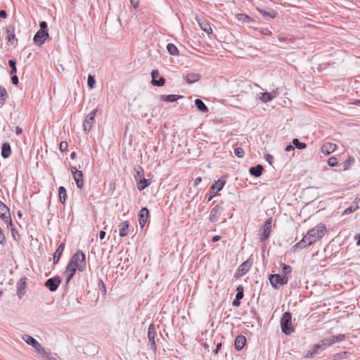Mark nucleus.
<instances>
[{
	"label": "nucleus",
	"instance_id": "27",
	"mask_svg": "<svg viewBox=\"0 0 360 360\" xmlns=\"http://www.w3.org/2000/svg\"><path fill=\"white\" fill-rule=\"evenodd\" d=\"M263 169V167L261 165H257L255 167H251L249 172L251 175L258 177L262 175Z\"/></svg>",
	"mask_w": 360,
	"mask_h": 360
},
{
	"label": "nucleus",
	"instance_id": "56",
	"mask_svg": "<svg viewBox=\"0 0 360 360\" xmlns=\"http://www.w3.org/2000/svg\"><path fill=\"white\" fill-rule=\"evenodd\" d=\"M261 32L264 35H270L271 34V32L267 28L262 29Z\"/></svg>",
	"mask_w": 360,
	"mask_h": 360
},
{
	"label": "nucleus",
	"instance_id": "61",
	"mask_svg": "<svg viewBox=\"0 0 360 360\" xmlns=\"http://www.w3.org/2000/svg\"><path fill=\"white\" fill-rule=\"evenodd\" d=\"M285 150L287 152L294 150V146H292L291 145H288L285 147Z\"/></svg>",
	"mask_w": 360,
	"mask_h": 360
},
{
	"label": "nucleus",
	"instance_id": "31",
	"mask_svg": "<svg viewBox=\"0 0 360 360\" xmlns=\"http://www.w3.org/2000/svg\"><path fill=\"white\" fill-rule=\"evenodd\" d=\"M257 11L262 14L264 16H268L270 18H274L276 16V12L272 9H270L269 11H266L264 10L263 8H257Z\"/></svg>",
	"mask_w": 360,
	"mask_h": 360
},
{
	"label": "nucleus",
	"instance_id": "25",
	"mask_svg": "<svg viewBox=\"0 0 360 360\" xmlns=\"http://www.w3.org/2000/svg\"><path fill=\"white\" fill-rule=\"evenodd\" d=\"M1 155L4 158H8L11 155V148L9 143H4L1 146Z\"/></svg>",
	"mask_w": 360,
	"mask_h": 360
},
{
	"label": "nucleus",
	"instance_id": "54",
	"mask_svg": "<svg viewBox=\"0 0 360 360\" xmlns=\"http://www.w3.org/2000/svg\"><path fill=\"white\" fill-rule=\"evenodd\" d=\"M11 75V82L13 84H18V82H19V80H18V76L15 75Z\"/></svg>",
	"mask_w": 360,
	"mask_h": 360
},
{
	"label": "nucleus",
	"instance_id": "36",
	"mask_svg": "<svg viewBox=\"0 0 360 360\" xmlns=\"http://www.w3.org/2000/svg\"><path fill=\"white\" fill-rule=\"evenodd\" d=\"M355 159L352 156H349L348 159L343 163V170H348L350 167L354 163Z\"/></svg>",
	"mask_w": 360,
	"mask_h": 360
},
{
	"label": "nucleus",
	"instance_id": "10",
	"mask_svg": "<svg viewBox=\"0 0 360 360\" xmlns=\"http://www.w3.org/2000/svg\"><path fill=\"white\" fill-rule=\"evenodd\" d=\"M252 266V262L250 260H246L243 262L238 268L236 270L234 277L236 278H239L244 276L250 269Z\"/></svg>",
	"mask_w": 360,
	"mask_h": 360
},
{
	"label": "nucleus",
	"instance_id": "26",
	"mask_svg": "<svg viewBox=\"0 0 360 360\" xmlns=\"http://www.w3.org/2000/svg\"><path fill=\"white\" fill-rule=\"evenodd\" d=\"M64 243H62L59 245L58 248L53 254V264H57L59 262L61 255L64 250Z\"/></svg>",
	"mask_w": 360,
	"mask_h": 360
},
{
	"label": "nucleus",
	"instance_id": "21",
	"mask_svg": "<svg viewBox=\"0 0 360 360\" xmlns=\"http://www.w3.org/2000/svg\"><path fill=\"white\" fill-rule=\"evenodd\" d=\"M129 221H124L118 225L119 235L120 237H125L129 234Z\"/></svg>",
	"mask_w": 360,
	"mask_h": 360
},
{
	"label": "nucleus",
	"instance_id": "47",
	"mask_svg": "<svg viewBox=\"0 0 360 360\" xmlns=\"http://www.w3.org/2000/svg\"><path fill=\"white\" fill-rule=\"evenodd\" d=\"M11 231L13 239L16 241H19L20 240V235L18 233V231L16 230V229L14 228L13 226H11Z\"/></svg>",
	"mask_w": 360,
	"mask_h": 360
},
{
	"label": "nucleus",
	"instance_id": "28",
	"mask_svg": "<svg viewBox=\"0 0 360 360\" xmlns=\"http://www.w3.org/2000/svg\"><path fill=\"white\" fill-rule=\"evenodd\" d=\"M195 105L196 108L202 112H207L209 111L208 108L203 103V101L199 98L195 100Z\"/></svg>",
	"mask_w": 360,
	"mask_h": 360
},
{
	"label": "nucleus",
	"instance_id": "44",
	"mask_svg": "<svg viewBox=\"0 0 360 360\" xmlns=\"http://www.w3.org/2000/svg\"><path fill=\"white\" fill-rule=\"evenodd\" d=\"M281 268H282L283 273L284 274L283 276H288V275H289L292 271V267L285 264H282Z\"/></svg>",
	"mask_w": 360,
	"mask_h": 360
},
{
	"label": "nucleus",
	"instance_id": "18",
	"mask_svg": "<svg viewBox=\"0 0 360 360\" xmlns=\"http://www.w3.org/2000/svg\"><path fill=\"white\" fill-rule=\"evenodd\" d=\"M6 39L8 42L11 44H14V42H17L18 39L15 38V27L13 25H9L6 27Z\"/></svg>",
	"mask_w": 360,
	"mask_h": 360
},
{
	"label": "nucleus",
	"instance_id": "1",
	"mask_svg": "<svg viewBox=\"0 0 360 360\" xmlns=\"http://www.w3.org/2000/svg\"><path fill=\"white\" fill-rule=\"evenodd\" d=\"M326 228L324 224H319L316 227L310 229L303 238L293 245L292 249H302L316 243L326 233Z\"/></svg>",
	"mask_w": 360,
	"mask_h": 360
},
{
	"label": "nucleus",
	"instance_id": "30",
	"mask_svg": "<svg viewBox=\"0 0 360 360\" xmlns=\"http://www.w3.org/2000/svg\"><path fill=\"white\" fill-rule=\"evenodd\" d=\"M58 196L60 202L65 204L67 199L66 189L63 186H60L58 188Z\"/></svg>",
	"mask_w": 360,
	"mask_h": 360
},
{
	"label": "nucleus",
	"instance_id": "57",
	"mask_svg": "<svg viewBox=\"0 0 360 360\" xmlns=\"http://www.w3.org/2000/svg\"><path fill=\"white\" fill-rule=\"evenodd\" d=\"M7 17V13L4 10L0 11V18H6Z\"/></svg>",
	"mask_w": 360,
	"mask_h": 360
},
{
	"label": "nucleus",
	"instance_id": "45",
	"mask_svg": "<svg viewBox=\"0 0 360 360\" xmlns=\"http://www.w3.org/2000/svg\"><path fill=\"white\" fill-rule=\"evenodd\" d=\"M87 84H88V86L91 89H94L95 87V86H96V79L94 78V76H93L91 75H89L88 79H87Z\"/></svg>",
	"mask_w": 360,
	"mask_h": 360
},
{
	"label": "nucleus",
	"instance_id": "8",
	"mask_svg": "<svg viewBox=\"0 0 360 360\" xmlns=\"http://www.w3.org/2000/svg\"><path fill=\"white\" fill-rule=\"evenodd\" d=\"M225 183V180L219 179L212 185L210 188V194L207 200V202H210L216 195V194L223 188Z\"/></svg>",
	"mask_w": 360,
	"mask_h": 360
},
{
	"label": "nucleus",
	"instance_id": "37",
	"mask_svg": "<svg viewBox=\"0 0 360 360\" xmlns=\"http://www.w3.org/2000/svg\"><path fill=\"white\" fill-rule=\"evenodd\" d=\"M37 352L41 355L43 357L46 358L47 360H56L52 354L49 351L46 350L44 347L42 352L37 351Z\"/></svg>",
	"mask_w": 360,
	"mask_h": 360
},
{
	"label": "nucleus",
	"instance_id": "29",
	"mask_svg": "<svg viewBox=\"0 0 360 360\" xmlns=\"http://www.w3.org/2000/svg\"><path fill=\"white\" fill-rule=\"evenodd\" d=\"M150 184V181L149 179L144 178H142L139 182H137V188L139 191H143L144 190L147 186H148Z\"/></svg>",
	"mask_w": 360,
	"mask_h": 360
},
{
	"label": "nucleus",
	"instance_id": "24",
	"mask_svg": "<svg viewBox=\"0 0 360 360\" xmlns=\"http://www.w3.org/2000/svg\"><path fill=\"white\" fill-rule=\"evenodd\" d=\"M77 269V267H75L72 263L68 262V266L66 267L65 273L67 274V283L70 282V281L72 278L75 272Z\"/></svg>",
	"mask_w": 360,
	"mask_h": 360
},
{
	"label": "nucleus",
	"instance_id": "55",
	"mask_svg": "<svg viewBox=\"0 0 360 360\" xmlns=\"http://www.w3.org/2000/svg\"><path fill=\"white\" fill-rule=\"evenodd\" d=\"M40 30H47V23L45 21H41L39 23Z\"/></svg>",
	"mask_w": 360,
	"mask_h": 360
},
{
	"label": "nucleus",
	"instance_id": "12",
	"mask_svg": "<svg viewBox=\"0 0 360 360\" xmlns=\"http://www.w3.org/2000/svg\"><path fill=\"white\" fill-rule=\"evenodd\" d=\"M22 339L27 344L32 346L34 348L36 352L37 351H41V352L43 351V347L32 336L27 335V334H24L22 336Z\"/></svg>",
	"mask_w": 360,
	"mask_h": 360
},
{
	"label": "nucleus",
	"instance_id": "7",
	"mask_svg": "<svg viewBox=\"0 0 360 360\" xmlns=\"http://www.w3.org/2000/svg\"><path fill=\"white\" fill-rule=\"evenodd\" d=\"M96 112L97 110L94 109L91 111L84 118L83 122V129L86 134H88L91 131Z\"/></svg>",
	"mask_w": 360,
	"mask_h": 360
},
{
	"label": "nucleus",
	"instance_id": "33",
	"mask_svg": "<svg viewBox=\"0 0 360 360\" xmlns=\"http://www.w3.org/2000/svg\"><path fill=\"white\" fill-rule=\"evenodd\" d=\"M7 98L8 94L6 89L0 86V107L3 106Z\"/></svg>",
	"mask_w": 360,
	"mask_h": 360
},
{
	"label": "nucleus",
	"instance_id": "9",
	"mask_svg": "<svg viewBox=\"0 0 360 360\" xmlns=\"http://www.w3.org/2000/svg\"><path fill=\"white\" fill-rule=\"evenodd\" d=\"M272 217L269 218L262 227V233L260 235L259 240L264 242L268 239L271 231Z\"/></svg>",
	"mask_w": 360,
	"mask_h": 360
},
{
	"label": "nucleus",
	"instance_id": "34",
	"mask_svg": "<svg viewBox=\"0 0 360 360\" xmlns=\"http://www.w3.org/2000/svg\"><path fill=\"white\" fill-rule=\"evenodd\" d=\"M167 49L168 52L172 56H178L179 55V50H178L177 47L172 43H169L167 45Z\"/></svg>",
	"mask_w": 360,
	"mask_h": 360
},
{
	"label": "nucleus",
	"instance_id": "5",
	"mask_svg": "<svg viewBox=\"0 0 360 360\" xmlns=\"http://www.w3.org/2000/svg\"><path fill=\"white\" fill-rule=\"evenodd\" d=\"M269 279L274 289H278L280 286L285 285L288 282V276H281L280 274H271Z\"/></svg>",
	"mask_w": 360,
	"mask_h": 360
},
{
	"label": "nucleus",
	"instance_id": "41",
	"mask_svg": "<svg viewBox=\"0 0 360 360\" xmlns=\"http://www.w3.org/2000/svg\"><path fill=\"white\" fill-rule=\"evenodd\" d=\"M8 65L11 68V72L10 75H15L17 72V68H16V61L14 59H11L8 60Z\"/></svg>",
	"mask_w": 360,
	"mask_h": 360
},
{
	"label": "nucleus",
	"instance_id": "43",
	"mask_svg": "<svg viewBox=\"0 0 360 360\" xmlns=\"http://www.w3.org/2000/svg\"><path fill=\"white\" fill-rule=\"evenodd\" d=\"M292 144L298 149H304L307 147V144L303 142H300L297 139H292Z\"/></svg>",
	"mask_w": 360,
	"mask_h": 360
},
{
	"label": "nucleus",
	"instance_id": "2",
	"mask_svg": "<svg viewBox=\"0 0 360 360\" xmlns=\"http://www.w3.org/2000/svg\"><path fill=\"white\" fill-rule=\"evenodd\" d=\"M281 328L285 335H290L294 331V328L292 326V315L290 312L286 311L283 314L281 319Z\"/></svg>",
	"mask_w": 360,
	"mask_h": 360
},
{
	"label": "nucleus",
	"instance_id": "52",
	"mask_svg": "<svg viewBox=\"0 0 360 360\" xmlns=\"http://www.w3.org/2000/svg\"><path fill=\"white\" fill-rule=\"evenodd\" d=\"M6 237L3 233L1 228L0 227V244L4 245L6 243Z\"/></svg>",
	"mask_w": 360,
	"mask_h": 360
},
{
	"label": "nucleus",
	"instance_id": "60",
	"mask_svg": "<svg viewBox=\"0 0 360 360\" xmlns=\"http://www.w3.org/2000/svg\"><path fill=\"white\" fill-rule=\"evenodd\" d=\"M22 128L18 127V126H17L16 128H15V134L17 135H20V134H22Z\"/></svg>",
	"mask_w": 360,
	"mask_h": 360
},
{
	"label": "nucleus",
	"instance_id": "19",
	"mask_svg": "<svg viewBox=\"0 0 360 360\" xmlns=\"http://www.w3.org/2000/svg\"><path fill=\"white\" fill-rule=\"evenodd\" d=\"M336 144L330 142H327L321 146V152L325 155H330L336 150Z\"/></svg>",
	"mask_w": 360,
	"mask_h": 360
},
{
	"label": "nucleus",
	"instance_id": "38",
	"mask_svg": "<svg viewBox=\"0 0 360 360\" xmlns=\"http://www.w3.org/2000/svg\"><path fill=\"white\" fill-rule=\"evenodd\" d=\"M136 170V174L134 175V179L137 182H139L141 179H142V178H144V176H143V169H142V167H139L137 169H135Z\"/></svg>",
	"mask_w": 360,
	"mask_h": 360
},
{
	"label": "nucleus",
	"instance_id": "48",
	"mask_svg": "<svg viewBox=\"0 0 360 360\" xmlns=\"http://www.w3.org/2000/svg\"><path fill=\"white\" fill-rule=\"evenodd\" d=\"M324 349V347H323V346L321 345V344H316L313 347V351H312V353L311 354H319L321 351L323 350Z\"/></svg>",
	"mask_w": 360,
	"mask_h": 360
},
{
	"label": "nucleus",
	"instance_id": "64",
	"mask_svg": "<svg viewBox=\"0 0 360 360\" xmlns=\"http://www.w3.org/2000/svg\"><path fill=\"white\" fill-rule=\"evenodd\" d=\"M221 237L219 236H214L212 239V241L213 243H215V242H217L220 240Z\"/></svg>",
	"mask_w": 360,
	"mask_h": 360
},
{
	"label": "nucleus",
	"instance_id": "13",
	"mask_svg": "<svg viewBox=\"0 0 360 360\" xmlns=\"http://www.w3.org/2000/svg\"><path fill=\"white\" fill-rule=\"evenodd\" d=\"M60 283L61 278H60V276H57L54 278H51L48 279L45 282V286L48 288L50 291L54 292L58 289Z\"/></svg>",
	"mask_w": 360,
	"mask_h": 360
},
{
	"label": "nucleus",
	"instance_id": "42",
	"mask_svg": "<svg viewBox=\"0 0 360 360\" xmlns=\"http://www.w3.org/2000/svg\"><path fill=\"white\" fill-rule=\"evenodd\" d=\"M236 291H237V293L236 295V298L238 300H242L243 296H244V293H243L244 288H243V285H238L237 287V288H236Z\"/></svg>",
	"mask_w": 360,
	"mask_h": 360
},
{
	"label": "nucleus",
	"instance_id": "63",
	"mask_svg": "<svg viewBox=\"0 0 360 360\" xmlns=\"http://www.w3.org/2000/svg\"><path fill=\"white\" fill-rule=\"evenodd\" d=\"M105 236V232L104 231H101L99 232V238H100V239L101 240L104 239Z\"/></svg>",
	"mask_w": 360,
	"mask_h": 360
},
{
	"label": "nucleus",
	"instance_id": "50",
	"mask_svg": "<svg viewBox=\"0 0 360 360\" xmlns=\"http://www.w3.org/2000/svg\"><path fill=\"white\" fill-rule=\"evenodd\" d=\"M68 146V142L66 141H61L59 146L60 150L61 152H63L67 150Z\"/></svg>",
	"mask_w": 360,
	"mask_h": 360
},
{
	"label": "nucleus",
	"instance_id": "17",
	"mask_svg": "<svg viewBox=\"0 0 360 360\" xmlns=\"http://www.w3.org/2000/svg\"><path fill=\"white\" fill-rule=\"evenodd\" d=\"M149 211L148 208L143 207L139 213V223L141 229H143L148 218Z\"/></svg>",
	"mask_w": 360,
	"mask_h": 360
},
{
	"label": "nucleus",
	"instance_id": "14",
	"mask_svg": "<svg viewBox=\"0 0 360 360\" xmlns=\"http://www.w3.org/2000/svg\"><path fill=\"white\" fill-rule=\"evenodd\" d=\"M48 37V30H39L34 36L33 40L37 46H41L44 43Z\"/></svg>",
	"mask_w": 360,
	"mask_h": 360
},
{
	"label": "nucleus",
	"instance_id": "51",
	"mask_svg": "<svg viewBox=\"0 0 360 360\" xmlns=\"http://www.w3.org/2000/svg\"><path fill=\"white\" fill-rule=\"evenodd\" d=\"M321 344L323 347H328L333 345L330 339H323L321 340Z\"/></svg>",
	"mask_w": 360,
	"mask_h": 360
},
{
	"label": "nucleus",
	"instance_id": "59",
	"mask_svg": "<svg viewBox=\"0 0 360 360\" xmlns=\"http://www.w3.org/2000/svg\"><path fill=\"white\" fill-rule=\"evenodd\" d=\"M202 181L201 177H197L194 180V186H198Z\"/></svg>",
	"mask_w": 360,
	"mask_h": 360
},
{
	"label": "nucleus",
	"instance_id": "32",
	"mask_svg": "<svg viewBox=\"0 0 360 360\" xmlns=\"http://www.w3.org/2000/svg\"><path fill=\"white\" fill-rule=\"evenodd\" d=\"M182 98L181 96H179V95H174V94H170V95H167V96H162V99L164 101H166V102H174V101H176L178 99Z\"/></svg>",
	"mask_w": 360,
	"mask_h": 360
},
{
	"label": "nucleus",
	"instance_id": "22",
	"mask_svg": "<svg viewBox=\"0 0 360 360\" xmlns=\"http://www.w3.org/2000/svg\"><path fill=\"white\" fill-rule=\"evenodd\" d=\"M246 343V338L243 335H238L235 339L234 346L238 351H240Z\"/></svg>",
	"mask_w": 360,
	"mask_h": 360
},
{
	"label": "nucleus",
	"instance_id": "16",
	"mask_svg": "<svg viewBox=\"0 0 360 360\" xmlns=\"http://www.w3.org/2000/svg\"><path fill=\"white\" fill-rule=\"evenodd\" d=\"M151 77V83L153 86H162L165 84V79L162 77H160L159 80H157V78L159 77V72L158 70H152Z\"/></svg>",
	"mask_w": 360,
	"mask_h": 360
},
{
	"label": "nucleus",
	"instance_id": "6",
	"mask_svg": "<svg viewBox=\"0 0 360 360\" xmlns=\"http://www.w3.org/2000/svg\"><path fill=\"white\" fill-rule=\"evenodd\" d=\"M0 218L3 221L13 226L9 208L0 200Z\"/></svg>",
	"mask_w": 360,
	"mask_h": 360
},
{
	"label": "nucleus",
	"instance_id": "40",
	"mask_svg": "<svg viewBox=\"0 0 360 360\" xmlns=\"http://www.w3.org/2000/svg\"><path fill=\"white\" fill-rule=\"evenodd\" d=\"M345 338V335L344 334H339L338 335H334L330 338V340L332 342V344H335L336 342H340L344 340Z\"/></svg>",
	"mask_w": 360,
	"mask_h": 360
},
{
	"label": "nucleus",
	"instance_id": "20",
	"mask_svg": "<svg viewBox=\"0 0 360 360\" xmlns=\"http://www.w3.org/2000/svg\"><path fill=\"white\" fill-rule=\"evenodd\" d=\"M26 278H21L17 283V295L20 299L25 294V289L26 288Z\"/></svg>",
	"mask_w": 360,
	"mask_h": 360
},
{
	"label": "nucleus",
	"instance_id": "62",
	"mask_svg": "<svg viewBox=\"0 0 360 360\" xmlns=\"http://www.w3.org/2000/svg\"><path fill=\"white\" fill-rule=\"evenodd\" d=\"M355 240H356V245H360V233L356 234L354 236Z\"/></svg>",
	"mask_w": 360,
	"mask_h": 360
},
{
	"label": "nucleus",
	"instance_id": "49",
	"mask_svg": "<svg viewBox=\"0 0 360 360\" xmlns=\"http://www.w3.org/2000/svg\"><path fill=\"white\" fill-rule=\"evenodd\" d=\"M327 163L330 167H335L338 165V160L335 157H331L328 158Z\"/></svg>",
	"mask_w": 360,
	"mask_h": 360
},
{
	"label": "nucleus",
	"instance_id": "23",
	"mask_svg": "<svg viewBox=\"0 0 360 360\" xmlns=\"http://www.w3.org/2000/svg\"><path fill=\"white\" fill-rule=\"evenodd\" d=\"M184 78L188 84H193L200 79L201 75L198 73L191 72L184 76Z\"/></svg>",
	"mask_w": 360,
	"mask_h": 360
},
{
	"label": "nucleus",
	"instance_id": "11",
	"mask_svg": "<svg viewBox=\"0 0 360 360\" xmlns=\"http://www.w3.org/2000/svg\"><path fill=\"white\" fill-rule=\"evenodd\" d=\"M70 170L73 175L74 180L76 182L77 186L79 188H82L84 186V181H83V173L82 171L78 170L75 167L71 166Z\"/></svg>",
	"mask_w": 360,
	"mask_h": 360
},
{
	"label": "nucleus",
	"instance_id": "39",
	"mask_svg": "<svg viewBox=\"0 0 360 360\" xmlns=\"http://www.w3.org/2000/svg\"><path fill=\"white\" fill-rule=\"evenodd\" d=\"M200 26L201 29L205 32L207 34H211L212 32V29L210 25L207 22H202L200 23Z\"/></svg>",
	"mask_w": 360,
	"mask_h": 360
},
{
	"label": "nucleus",
	"instance_id": "58",
	"mask_svg": "<svg viewBox=\"0 0 360 360\" xmlns=\"http://www.w3.org/2000/svg\"><path fill=\"white\" fill-rule=\"evenodd\" d=\"M273 159H274V158H273V156H271V155H269V154H268V155H266V161H268V162H269V164H271V165L272 164V160H273Z\"/></svg>",
	"mask_w": 360,
	"mask_h": 360
},
{
	"label": "nucleus",
	"instance_id": "53",
	"mask_svg": "<svg viewBox=\"0 0 360 360\" xmlns=\"http://www.w3.org/2000/svg\"><path fill=\"white\" fill-rule=\"evenodd\" d=\"M98 287L101 290H103V292L104 293L106 292V288H105V283H103V281L102 280H100L99 282H98Z\"/></svg>",
	"mask_w": 360,
	"mask_h": 360
},
{
	"label": "nucleus",
	"instance_id": "46",
	"mask_svg": "<svg viewBox=\"0 0 360 360\" xmlns=\"http://www.w3.org/2000/svg\"><path fill=\"white\" fill-rule=\"evenodd\" d=\"M234 154L239 158H242L244 157L245 151L240 147H237L234 149Z\"/></svg>",
	"mask_w": 360,
	"mask_h": 360
},
{
	"label": "nucleus",
	"instance_id": "4",
	"mask_svg": "<svg viewBox=\"0 0 360 360\" xmlns=\"http://www.w3.org/2000/svg\"><path fill=\"white\" fill-rule=\"evenodd\" d=\"M224 211V202L221 200L211 210L209 220L212 223L217 222Z\"/></svg>",
	"mask_w": 360,
	"mask_h": 360
},
{
	"label": "nucleus",
	"instance_id": "35",
	"mask_svg": "<svg viewBox=\"0 0 360 360\" xmlns=\"http://www.w3.org/2000/svg\"><path fill=\"white\" fill-rule=\"evenodd\" d=\"M259 98L263 103H267L272 101L274 96L270 93L264 92L262 94Z\"/></svg>",
	"mask_w": 360,
	"mask_h": 360
},
{
	"label": "nucleus",
	"instance_id": "15",
	"mask_svg": "<svg viewBox=\"0 0 360 360\" xmlns=\"http://www.w3.org/2000/svg\"><path fill=\"white\" fill-rule=\"evenodd\" d=\"M155 335L156 334H155V326H154V324L151 323L149 326L148 329V338L151 345V348L154 352H155L157 349V346H156L155 340Z\"/></svg>",
	"mask_w": 360,
	"mask_h": 360
},
{
	"label": "nucleus",
	"instance_id": "3",
	"mask_svg": "<svg viewBox=\"0 0 360 360\" xmlns=\"http://www.w3.org/2000/svg\"><path fill=\"white\" fill-rule=\"evenodd\" d=\"M69 262L77 267L79 271H84L86 269V257L82 251L78 250L75 252Z\"/></svg>",
	"mask_w": 360,
	"mask_h": 360
}]
</instances>
